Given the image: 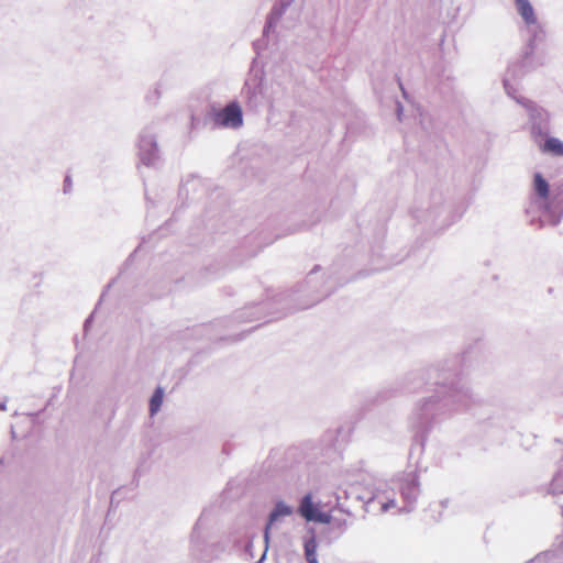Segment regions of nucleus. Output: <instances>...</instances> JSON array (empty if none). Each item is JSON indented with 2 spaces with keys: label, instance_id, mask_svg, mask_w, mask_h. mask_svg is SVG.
I'll use <instances>...</instances> for the list:
<instances>
[{
  "label": "nucleus",
  "instance_id": "nucleus-1",
  "mask_svg": "<svg viewBox=\"0 0 563 563\" xmlns=\"http://www.w3.org/2000/svg\"><path fill=\"white\" fill-rule=\"evenodd\" d=\"M435 395L421 398L416 405V412L421 420L435 415L460 411L468 407L471 395L468 388L453 374H435Z\"/></svg>",
  "mask_w": 563,
  "mask_h": 563
},
{
  "label": "nucleus",
  "instance_id": "nucleus-2",
  "mask_svg": "<svg viewBox=\"0 0 563 563\" xmlns=\"http://www.w3.org/2000/svg\"><path fill=\"white\" fill-rule=\"evenodd\" d=\"M525 73L526 70L522 64H511L505 73L503 84L506 93L527 110L530 133L534 141H538V137L547 136L549 133L550 114L531 100L518 95V81L523 77Z\"/></svg>",
  "mask_w": 563,
  "mask_h": 563
},
{
  "label": "nucleus",
  "instance_id": "nucleus-3",
  "mask_svg": "<svg viewBox=\"0 0 563 563\" xmlns=\"http://www.w3.org/2000/svg\"><path fill=\"white\" fill-rule=\"evenodd\" d=\"M298 511L308 522L319 525H336L339 522L338 515H342L330 501L313 500L311 494L302 497Z\"/></svg>",
  "mask_w": 563,
  "mask_h": 563
},
{
  "label": "nucleus",
  "instance_id": "nucleus-4",
  "mask_svg": "<svg viewBox=\"0 0 563 563\" xmlns=\"http://www.w3.org/2000/svg\"><path fill=\"white\" fill-rule=\"evenodd\" d=\"M331 292V286L328 285V279L324 277V273L321 272V268L316 266L308 274L305 282V296H308L310 299L306 301L301 308H308L316 302L320 301L323 297L328 296Z\"/></svg>",
  "mask_w": 563,
  "mask_h": 563
},
{
  "label": "nucleus",
  "instance_id": "nucleus-5",
  "mask_svg": "<svg viewBox=\"0 0 563 563\" xmlns=\"http://www.w3.org/2000/svg\"><path fill=\"white\" fill-rule=\"evenodd\" d=\"M214 123L227 129H240L243 125V112L236 101H232L214 114Z\"/></svg>",
  "mask_w": 563,
  "mask_h": 563
},
{
  "label": "nucleus",
  "instance_id": "nucleus-6",
  "mask_svg": "<svg viewBox=\"0 0 563 563\" xmlns=\"http://www.w3.org/2000/svg\"><path fill=\"white\" fill-rule=\"evenodd\" d=\"M397 483L400 489L402 500L406 505L401 509L409 510V508H411L416 504L418 496L420 494L418 476L412 472L406 473L397 478Z\"/></svg>",
  "mask_w": 563,
  "mask_h": 563
},
{
  "label": "nucleus",
  "instance_id": "nucleus-7",
  "mask_svg": "<svg viewBox=\"0 0 563 563\" xmlns=\"http://www.w3.org/2000/svg\"><path fill=\"white\" fill-rule=\"evenodd\" d=\"M139 156L145 166H155L159 161L156 137L148 130H145L140 136Z\"/></svg>",
  "mask_w": 563,
  "mask_h": 563
},
{
  "label": "nucleus",
  "instance_id": "nucleus-8",
  "mask_svg": "<svg viewBox=\"0 0 563 563\" xmlns=\"http://www.w3.org/2000/svg\"><path fill=\"white\" fill-rule=\"evenodd\" d=\"M515 4L525 24L533 30L539 29L538 19L531 2L529 0H515Z\"/></svg>",
  "mask_w": 563,
  "mask_h": 563
},
{
  "label": "nucleus",
  "instance_id": "nucleus-9",
  "mask_svg": "<svg viewBox=\"0 0 563 563\" xmlns=\"http://www.w3.org/2000/svg\"><path fill=\"white\" fill-rule=\"evenodd\" d=\"M280 16L282 15L279 10L277 8H274L264 29V37L267 40V42L277 36V29L279 26Z\"/></svg>",
  "mask_w": 563,
  "mask_h": 563
},
{
  "label": "nucleus",
  "instance_id": "nucleus-10",
  "mask_svg": "<svg viewBox=\"0 0 563 563\" xmlns=\"http://www.w3.org/2000/svg\"><path fill=\"white\" fill-rule=\"evenodd\" d=\"M541 151L553 156H563V142L554 136H548L540 146Z\"/></svg>",
  "mask_w": 563,
  "mask_h": 563
},
{
  "label": "nucleus",
  "instance_id": "nucleus-11",
  "mask_svg": "<svg viewBox=\"0 0 563 563\" xmlns=\"http://www.w3.org/2000/svg\"><path fill=\"white\" fill-rule=\"evenodd\" d=\"M533 190L539 199L544 201L549 197V184L540 173H536L533 177Z\"/></svg>",
  "mask_w": 563,
  "mask_h": 563
},
{
  "label": "nucleus",
  "instance_id": "nucleus-12",
  "mask_svg": "<svg viewBox=\"0 0 563 563\" xmlns=\"http://www.w3.org/2000/svg\"><path fill=\"white\" fill-rule=\"evenodd\" d=\"M372 504L377 503L380 506L383 512H387L393 508L397 507L394 497L386 496L385 494H377L371 501Z\"/></svg>",
  "mask_w": 563,
  "mask_h": 563
},
{
  "label": "nucleus",
  "instance_id": "nucleus-13",
  "mask_svg": "<svg viewBox=\"0 0 563 563\" xmlns=\"http://www.w3.org/2000/svg\"><path fill=\"white\" fill-rule=\"evenodd\" d=\"M164 398V390L162 387H157L150 400V413L154 416L161 409Z\"/></svg>",
  "mask_w": 563,
  "mask_h": 563
},
{
  "label": "nucleus",
  "instance_id": "nucleus-14",
  "mask_svg": "<svg viewBox=\"0 0 563 563\" xmlns=\"http://www.w3.org/2000/svg\"><path fill=\"white\" fill-rule=\"evenodd\" d=\"M551 489L554 494L563 493V459L559 466V470L553 475L551 482Z\"/></svg>",
  "mask_w": 563,
  "mask_h": 563
},
{
  "label": "nucleus",
  "instance_id": "nucleus-15",
  "mask_svg": "<svg viewBox=\"0 0 563 563\" xmlns=\"http://www.w3.org/2000/svg\"><path fill=\"white\" fill-rule=\"evenodd\" d=\"M317 542L314 538H311L305 543V555L309 563H318L316 558Z\"/></svg>",
  "mask_w": 563,
  "mask_h": 563
},
{
  "label": "nucleus",
  "instance_id": "nucleus-16",
  "mask_svg": "<svg viewBox=\"0 0 563 563\" xmlns=\"http://www.w3.org/2000/svg\"><path fill=\"white\" fill-rule=\"evenodd\" d=\"M280 515H282V501H278L275 505L274 510L269 515V521L267 522L265 528H271L272 522L275 521Z\"/></svg>",
  "mask_w": 563,
  "mask_h": 563
},
{
  "label": "nucleus",
  "instance_id": "nucleus-17",
  "mask_svg": "<svg viewBox=\"0 0 563 563\" xmlns=\"http://www.w3.org/2000/svg\"><path fill=\"white\" fill-rule=\"evenodd\" d=\"M548 216H549V209H548V208H545V211H544V214H543L542 221H543V222L549 221L552 225H555V224H558V223H559L561 216L555 217L554 219H548Z\"/></svg>",
  "mask_w": 563,
  "mask_h": 563
},
{
  "label": "nucleus",
  "instance_id": "nucleus-18",
  "mask_svg": "<svg viewBox=\"0 0 563 563\" xmlns=\"http://www.w3.org/2000/svg\"><path fill=\"white\" fill-rule=\"evenodd\" d=\"M283 511H284V517L292 514V509L286 505H284Z\"/></svg>",
  "mask_w": 563,
  "mask_h": 563
},
{
  "label": "nucleus",
  "instance_id": "nucleus-19",
  "mask_svg": "<svg viewBox=\"0 0 563 563\" xmlns=\"http://www.w3.org/2000/svg\"><path fill=\"white\" fill-rule=\"evenodd\" d=\"M402 107L399 102H397V115L398 119L401 120Z\"/></svg>",
  "mask_w": 563,
  "mask_h": 563
},
{
  "label": "nucleus",
  "instance_id": "nucleus-20",
  "mask_svg": "<svg viewBox=\"0 0 563 563\" xmlns=\"http://www.w3.org/2000/svg\"><path fill=\"white\" fill-rule=\"evenodd\" d=\"M5 409H7V401L0 400V410H5Z\"/></svg>",
  "mask_w": 563,
  "mask_h": 563
},
{
  "label": "nucleus",
  "instance_id": "nucleus-21",
  "mask_svg": "<svg viewBox=\"0 0 563 563\" xmlns=\"http://www.w3.org/2000/svg\"><path fill=\"white\" fill-rule=\"evenodd\" d=\"M268 540V529L264 530V542L266 543Z\"/></svg>",
  "mask_w": 563,
  "mask_h": 563
},
{
  "label": "nucleus",
  "instance_id": "nucleus-22",
  "mask_svg": "<svg viewBox=\"0 0 563 563\" xmlns=\"http://www.w3.org/2000/svg\"><path fill=\"white\" fill-rule=\"evenodd\" d=\"M208 515H209V510H205V511L202 512V515H201V519L207 518V517H208Z\"/></svg>",
  "mask_w": 563,
  "mask_h": 563
},
{
  "label": "nucleus",
  "instance_id": "nucleus-23",
  "mask_svg": "<svg viewBox=\"0 0 563 563\" xmlns=\"http://www.w3.org/2000/svg\"><path fill=\"white\" fill-rule=\"evenodd\" d=\"M67 186H70V179H69V177H66V179H65V188H66Z\"/></svg>",
  "mask_w": 563,
  "mask_h": 563
},
{
  "label": "nucleus",
  "instance_id": "nucleus-24",
  "mask_svg": "<svg viewBox=\"0 0 563 563\" xmlns=\"http://www.w3.org/2000/svg\"><path fill=\"white\" fill-rule=\"evenodd\" d=\"M250 88H251V81H250V80H247V81L245 82V89H246V90H250Z\"/></svg>",
  "mask_w": 563,
  "mask_h": 563
},
{
  "label": "nucleus",
  "instance_id": "nucleus-25",
  "mask_svg": "<svg viewBox=\"0 0 563 563\" xmlns=\"http://www.w3.org/2000/svg\"><path fill=\"white\" fill-rule=\"evenodd\" d=\"M90 322V319L86 320L85 327L87 328Z\"/></svg>",
  "mask_w": 563,
  "mask_h": 563
},
{
  "label": "nucleus",
  "instance_id": "nucleus-26",
  "mask_svg": "<svg viewBox=\"0 0 563 563\" xmlns=\"http://www.w3.org/2000/svg\"><path fill=\"white\" fill-rule=\"evenodd\" d=\"M264 556H265V553L262 555V558L258 560L257 563H262V560L264 559Z\"/></svg>",
  "mask_w": 563,
  "mask_h": 563
}]
</instances>
